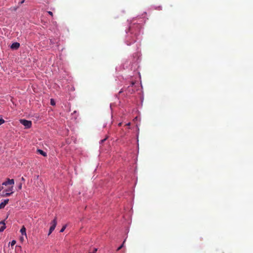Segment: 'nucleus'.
Masks as SVG:
<instances>
[{"mask_svg": "<svg viewBox=\"0 0 253 253\" xmlns=\"http://www.w3.org/2000/svg\"><path fill=\"white\" fill-rule=\"evenodd\" d=\"M51 226L50 227V228L49 229V232L48 235H50L53 231L55 229L56 224H57V221H56V218H55L51 222Z\"/></svg>", "mask_w": 253, "mask_h": 253, "instance_id": "obj_3", "label": "nucleus"}, {"mask_svg": "<svg viewBox=\"0 0 253 253\" xmlns=\"http://www.w3.org/2000/svg\"><path fill=\"white\" fill-rule=\"evenodd\" d=\"M118 125H119V126H121L122 125V123H119Z\"/></svg>", "mask_w": 253, "mask_h": 253, "instance_id": "obj_23", "label": "nucleus"}, {"mask_svg": "<svg viewBox=\"0 0 253 253\" xmlns=\"http://www.w3.org/2000/svg\"><path fill=\"white\" fill-rule=\"evenodd\" d=\"M14 184V181L13 179H7L6 181L3 182L2 183V185L6 186L7 185H13Z\"/></svg>", "mask_w": 253, "mask_h": 253, "instance_id": "obj_5", "label": "nucleus"}, {"mask_svg": "<svg viewBox=\"0 0 253 253\" xmlns=\"http://www.w3.org/2000/svg\"><path fill=\"white\" fill-rule=\"evenodd\" d=\"M125 240L124 241L123 243L118 248L117 250H120L122 249L124 246Z\"/></svg>", "mask_w": 253, "mask_h": 253, "instance_id": "obj_14", "label": "nucleus"}, {"mask_svg": "<svg viewBox=\"0 0 253 253\" xmlns=\"http://www.w3.org/2000/svg\"><path fill=\"white\" fill-rule=\"evenodd\" d=\"M25 0H21V1L20 2V4H22L24 2Z\"/></svg>", "mask_w": 253, "mask_h": 253, "instance_id": "obj_21", "label": "nucleus"}, {"mask_svg": "<svg viewBox=\"0 0 253 253\" xmlns=\"http://www.w3.org/2000/svg\"><path fill=\"white\" fill-rule=\"evenodd\" d=\"M66 225L63 226L62 227V228L61 229V230H60V232H63L65 230V228H66Z\"/></svg>", "mask_w": 253, "mask_h": 253, "instance_id": "obj_12", "label": "nucleus"}, {"mask_svg": "<svg viewBox=\"0 0 253 253\" xmlns=\"http://www.w3.org/2000/svg\"><path fill=\"white\" fill-rule=\"evenodd\" d=\"M20 232L22 235L26 236V229L24 226L20 229Z\"/></svg>", "mask_w": 253, "mask_h": 253, "instance_id": "obj_9", "label": "nucleus"}, {"mask_svg": "<svg viewBox=\"0 0 253 253\" xmlns=\"http://www.w3.org/2000/svg\"><path fill=\"white\" fill-rule=\"evenodd\" d=\"M130 123H128L126 125L129 126H130Z\"/></svg>", "mask_w": 253, "mask_h": 253, "instance_id": "obj_22", "label": "nucleus"}, {"mask_svg": "<svg viewBox=\"0 0 253 253\" xmlns=\"http://www.w3.org/2000/svg\"><path fill=\"white\" fill-rule=\"evenodd\" d=\"M18 7H11L10 8V10H11V11H16Z\"/></svg>", "mask_w": 253, "mask_h": 253, "instance_id": "obj_11", "label": "nucleus"}, {"mask_svg": "<svg viewBox=\"0 0 253 253\" xmlns=\"http://www.w3.org/2000/svg\"><path fill=\"white\" fill-rule=\"evenodd\" d=\"M97 249L96 248H94L93 251L92 252H89L88 253H96Z\"/></svg>", "mask_w": 253, "mask_h": 253, "instance_id": "obj_16", "label": "nucleus"}, {"mask_svg": "<svg viewBox=\"0 0 253 253\" xmlns=\"http://www.w3.org/2000/svg\"><path fill=\"white\" fill-rule=\"evenodd\" d=\"M21 180L23 181H25V180L24 178L23 177H22L21 178Z\"/></svg>", "mask_w": 253, "mask_h": 253, "instance_id": "obj_20", "label": "nucleus"}, {"mask_svg": "<svg viewBox=\"0 0 253 253\" xmlns=\"http://www.w3.org/2000/svg\"><path fill=\"white\" fill-rule=\"evenodd\" d=\"M106 140V138H105V139H103L101 140L100 141V143H103V142H104Z\"/></svg>", "mask_w": 253, "mask_h": 253, "instance_id": "obj_19", "label": "nucleus"}, {"mask_svg": "<svg viewBox=\"0 0 253 253\" xmlns=\"http://www.w3.org/2000/svg\"><path fill=\"white\" fill-rule=\"evenodd\" d=\"M37 153L41 154V155H42L43 157H46V153L45 152L41 150V149H37Z\"/></svg>", "mask_w": 253, "mask_h": 253, "instance_id": "obj_8", "label": "nucleus"}, {"mask_svg": "<svg viewBox=\"0 0 253 253\" xmlns=\"http://www.w3.org/2000/svg\"><path fill=\"white\" fill-rule=\"evenodd\" d=\"M22 184L21 183H20L19 185H18V189H21L22 188Z\"/></svg>", "mask_w": 253, "mask_h": 253, "instance_id": "obj_17", "label": "nucleus"}, {"mask_svg": "<svg viewBox=\"0 0 253 253\" xmlns=\"http://www.w3.org/2000/svg\"><path fill=\"white\" fill-rule=\"evenodd\" d=\"M8 199H4L3 201L0 204V209H3L5 207V206L8 204Z\"/></svg>", "mask_w": 253, "mask_h": 253, "instance_id": "obj_6", "label": "nucleus"}, {"mask_svg": "<svg viewBox=\"0 0 253 253\" xmlns=\"http://www.w3.org/2000/svg\"><path fill=\"white\" fill-rule=\"evenodd\" d=\"M11 246H14L16 244V241L13 240L10 242Z\"/></svg>", "mask_w": 253, "mask_h": 253, "instance_id": "obj_13", "label": "nucleus"}, {"mask_svg": "<svg viewBox=\"0 0 253 253\" xmlns=\"http://www.w3.org/2000/svg\"><path fill=\"white\" fill-rule=\"evenodd\" d=\"M8 216H6L5 219L2 221H0V232H2L6 228L5 220L8 218Z\"/></svg>", "mask_w": 253, "mask_h": 253, "instance_id": "obj_4", "label": "nucleus"}, {"mask_svg": "<svg viewBox=\"0 0 253 253\" xmlns=\"http://www.w3.org/2000/svg\"><path fill=\"white\" fill-rule=\"evenodd\" d=\"M48 13L51 15V16H53V13L51 11H48Z\"/></svg>", "mask_w": 253, "mask_h": 253, "instance_id": "obj_18", "label": "nucleus"}, {"mask_svg": "<svg viewBox=\"0 0 253 253\" xmlns=\"http://www.w3.org/2000/svg\"><path fill=\"white\" fill-rule=\"evenodd\" d=\"M20 46V43L17 42L13 43L11 45V48L12 49H17Z\"/></svg>", "mask_w": 253, "mask_h": 253, "instance_id": "obj_7", "label": "nucleus"}, {"mask_svg": "<svg viewBox=\"0 0 253 253\" xmlns=\"http://www.w3.org/2000/svg\"><path fill=\"white\" fill-rule=\"evenodd\" d=\"M4 123V120L2 119H0V125H2Z\"/></svg>", "mask_w": 253, "mask_h": 253, "instance_id": "obj_15", "label": "nucleus"}, {"mask_svg": "<svg viewBox=\"0 0 253 253\" xmlns=\"http://www.w3.org/2000/svg\"><path fill=\"white\" fill-rule=\"evenodd\" d=\"M50 104L52 106H54L55 105V102L53 99H50Z\"/></svg>", "mask_w": 253, "mask_h": 253, "instance_id": "obj_10", "label": "nucleus"}, {"mask_svg": "<svg viewBox=\"0 0 253 253\" xmlns=\"http://www.w3.org/2000/svg\"><path fill=\"white\" fill-rule=\"evenodd\" d=\"M20 122L21 124L25 126L26 128H29L31 127L32 122L30 121L26 120L24 119L20 120Z\"/></svg>", "mask_w": 253, "mask_h": 253, "instance_id": "obj_2", "label": "nucleus"}, {"mask_svg": "<svg viewBox=\"0 0 253 253\" xmlns=\"http://www.w3.org/2000/svg\"><path fill=\"white\" fill-rule=\"evenodd\" d=\"M13 189V186H12L8 188L7 189L3 190L1 193V197H8L10 196L12 193H13V191H12Z\"/></svg>", "mask_w": 253, "mask_h": 253, "instance_id": "obj_1", "label": "nucleus"}]
</instances>
